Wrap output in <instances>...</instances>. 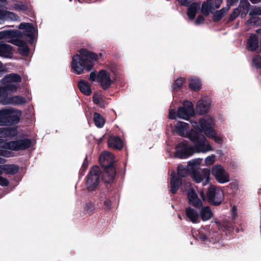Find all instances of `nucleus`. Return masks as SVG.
Listing matches in <instances>:
<instances>
[{
    "label": "nucleus",
    "instance_id": "f257e3e1",
    "mask_svg": "<svg viewBox=\"0 0 261 261\" xmlns=\"http://www.w3.org/2000/svg\"><path fill=\"white\" fill-rule=\"evenodd\" d=\"M191 124L194 127L190 132L189 124L187 123L179 121L175 126V131L182 137L188 138L194 144L196 152L205 153L213 150L210 144L207 141L205 137L200 134L201 128L199 122L198 125L195 121H191Z\"/></svg>",
    "mask_w": 261,
    "mask_h": 261
},
{
    "label": "nucleus",
    "instance_id": "f03ea898",
    "mask_svg": "<svg viewBox=\"0 0 261 261\" xmlns=\"http://www.w3.org/2000/svg\"><path fill=\"white\" fill-rule=\"evenodd\" d=\"M79 53L81 57L77 54L74 55L71 65L72 69L77 74H82L84 69L90 70L93 67L92 61L98 59V55L85 49H80Z\"/></svg>",
    "mask_w": 261,
    "mask_h": 261
},
{
    "label": "nucleus",
    "instance_id": "7ed1b4c3",
    "mask_svg": "<svg viewBox=\"0 0 261 261\" xmlns=\"http://www.w3.org/2000/svg\"><path fill=\"white\" fill-rule=\"evenodd\" d=\"M199 124L201 126V128H200V134L202 132L204 133L207 137L214 139L218 144L222 143V139L217 135V133L213 128L214 123L212 117H206L200 119Z\"/></svg>",
    "mask_w": 261,
    "mask_h": 261
},
{
    "label": "nucleus",
    "instance_id": "20e7f679",
    "mask_svg": "<svg viewBox=\"0 0 261 261\" xmlns=\"http://www.w3.org/2000/svg\"><path fill=\"white\" fill-rule=\"evenodd\" d=\"M21 81V77L17 73H10L6 75L1 81V86L5 92L15 93L19 87V83Z\"/></svg>",
    "mask_w": 261,
    "mask_h": 261
},
{
    "label": "nucleus",
    "instance_id": "39448f33",
    "mask_svg": "<svg viewBox=\"0 0 261 261\" xmlns=\"http://www.w3.org/2000/svg\"><path fill=\"white\" fill-rule=\"evenodd\" d=\"M32 145V141L29 139H24L4 143L5 149L12 150H24L29 148Z\"/></svg>",
    "mask_w": 261,
    "mask_h": 261
},
{
    "label": "nucleus",
    "instance_id": "423d86ee",
    "mask_svg": "<svg viewBox=\"0 0 261 261\" xmlns=\"http://www.w3.org/2000/svg\"><path fill=\"white\" fill-rule=\"evenodd\" d=\"M100 170L98 167H93L90 171L86 182L87 188L89 191L94 190L98 186L99 180Z\"/></svg>",
    "mask_w": 261,
    "mask_h": 261
},
{
    "label": "nucleus",
    "instance_id": "0eeeda50",
    "mask_svg": "<svg viewBox=\"0 0 261 261\" xmlns=\"http://www.w3.org/2000/svg\"><path fill=\"white\" fill-rule=\"evenodd\" d=\"M222 191L214 186H211L207 192V197L209 203L218 205L222 201Z\"/></svg>",
    "mask_w": 261,
    "mask_h": 261
},
{
    "label": "nucleus",
    "instance_id": "6e6552de",
    "mask_svg": "<svg viewBox=\"0 0 261 261\" xmlns=\"http://www.w3.org/2000/svg\"><path fill=\"white\" fill-rule=\"evenodd\" d=\"M212 174L219 183L224 184L229 181L228 174L220 165H216L212 167Z\"/></svg>",
    "mask_w": 261,
    "mask_h": 261
},
{
    "label": "nucleus",
    "instance_id": "1a4fd4ad",
    "mask_svg": "<svg viewBox=\"0 0 261 261\" xmlns=\"http://www.w3.org/2000/svg\"><path fill=\"white\" fill-rule=\"evenodd\" d=\"M194 152H197L195 146H190L186 142H183L177 146L176 156L180 159H184L189 157Z\"/></svg>",
    "mask_w": 261,
    "mask_h": 261
},
{
    "label": "nucleus",
    "instance_id": "9d476101",
    "mask_svg": "<svg viewBox=\"0 0 261 261\" xmlns=\"http://www.w3.org/2000/svg\"><path fill=\"white\" fill-rule=\"evenodd\" d=\"M194 113L193 105L189 101L184 103L183 106L179 108L177 111V117L179 118L188 120Z\"/></svg>",
    "mask_w": 261,
    "mask_h": 261
},
{
    "label": "nucleus",
    "instance_id": "9b49d317",
    "mask_svg": "<svg viewBox=\"0 0 261 261\" xmlns=\"http://www.w3.org/2000/svg\"><path fill=\"white\" fill-rule=\"evenodd\" d=\"M210 175V170L208 169H203L200 171L193 172L192 178L197 183L203 181V185L205 186L209 181Z\"/></svg>",
    "mask_w": 261,
    "mask_h": 261
},
{
    "label": "nucleus",
    "instance_id": "f8f14e48",
    "mask_svg": "<svg viewBox=\"0 0 261 261\" xmlns=\"http://www.w3.org/2000/svg\"><path fill=\"white\" fill-rule=\"evenodd\" d=\"M97 81L100 83L102 89L105 90L109 88L112 84L110 74L104 70L99 71L97 75Z\"/></svg>",
    "mask_w": 261,
    "mask_h": 261
},
{
    "label": "nucleus",
    "instance_id": "ddd939ff",
    "mask_svg": "<svg viewBox=\"0 0 261 261\" xmlns=\"http://www.w3.org/2000/svg\"><path fill=\"white\" fill-rule=\"evenodd\" d=\"M115 161L114 155L108 151L103 152L99 157V162L104 168L113 166V164Z\"/></svg>",
    "mask_w": 261,
    "mask_h": 261
},
{
    "label": "nucleus",
    "instance_id": "4468645a",
    "mask_svg": "<svg viewBox=\"0 0 261 261\" xmlns=\"http://www.w3.org/2000/svg\"><path fill=\"white\" fill-rule=\"evenodd\" d=\"M105 168V171L102 175V179L105 182H112L115 178L116 171L114 166H111Z\"/></svg>",
    "mask_w": 261,
    "mask_h": 261
},
{
    "label": "nucleus",
    "instance_id": "2eb2a0df",
    "mask_svg": "<svg viewBox=\"0 0 261 261\" xmlns=\"http://www.w3.org/2000/svg\"><path fill=\"white\" fill-rule=\"evenodd\" d=\"M188 199L189 203L193 206L199 208L202 206V203L198 198L197 195L192 189L188 192Z\"/></svg>",
    "mask_w": 261,
    "mask_h": 261
},
{
    "label": "nucleus",
    "instance_id": "dca6fc26",
    "mask_svg": "<svg viewBox=\"0 0 261 261\" xmlns=\"http://www.w3.org/2000/svg\"><path fill=\"white\" fill-rule=\"evenodd\" d=\"M5 104L12 105H20L26 103L25 98L20 96H13L6 98L4 102Z\"/></svg>",
    "mask_w": 261,
    "mask_h": 261
},
{
    "label": "nucleus",
    "instance_id": "f3484780",
    "mask_svg": "<svg viewBox=\"0 0 261 261\" xmlns=\"http://www.w3.org/2000/svg\"><path fill=\"white\" fill-rule=\"evenodd\" d=\"M258 46V38L255 34H252L247 40L246 47L249 51H255Z\"/></svg>",
    "mask_w": 261,
    "mask_h": 261
},
{
    "label": "nucleus",
    "instance_id": "a211bd4d",
    "mask_svg": "<svg viewBox=\"0 0 261 261\" xmlns=\"http://www.w3.org/2000/svg\"><path fill=\"white\" fill-rule=\"evenodd\" d=\"M19 34L18 31L5 30L0 32V40H5L11 42V39L16 37Z\"/></svg>",
    "mask_w": 261,
    "mask_h": 261
},
{
    "label": "nucleus",
    "instance_id": "6ab92c4d",
    "mask_svg": "<svg viewBox=\"0 0 261 261\" xmlns=\"http://www.w3.org/2000/svg\"><path fill=\"white\" fill-rule=\"evenodd\" d=\"M249 14L252 17L248 20H247L246 22V24L247 25H249L251 24H255L257 22V20L258 19L257 17H254L253 16L255 15H261V7H255L252 8L249 12Z\"/></svg>",
    "mask_w": 261,
    "mask_h": 261
},
{
    "label": "nucleus",
    "instance_id": "aec40b11",
    "mask_svg": "<svg viewBox=\"0 0 261 261\" xmlns=\"http://www.w3.org/2000/svg\"><path fill=\"white\" fill-rule=\"evenodd\" d=\"M186 215L187 218L193 223L199 222V215L198 212L195 209L188 207L186 209Z\"/></svg>",
    "mask_w": 261,
    "mask_h": 261
},
{
    "label": "nucleus",
    "instance_id": "412c9836",
    "mask_svg": "<svg viewBox=\"0 0 261 261\" xmlns=\"http://www.w3.org/2000/svg\"><path fill=\"white\" fill-rule=\"evenodd\" d=\"M13 56L12 48L11 45L7 44H0V56L11 58Z\"/></svg>",
    "mask_w": 261,
    "mask_h": 261
},
{
    "label": "nucleus",
    "instance_id": "4be33fe9",
    "mask_svg": "<svg viewBox=\"0 0 261 261\" xmlns=\"http://www.w3.org/2000/svg\"><path fill=\"white\" fill-rule=\"evenodd\" d=\"M175 173L172 172L171 174V178L170 181L171 192L172 193L174 194L178 189L179 187L181 184V180L180 178L175 176Z\"/></svg>",
    "mask_w": 261,
    "mask_h": 261
},
{
    "label": "nucleus",
    "instance_id": "5701e85b",
    "mask_svg": "<svg viewBox=\"0 0 261 261\" xmlns=\"http://www.w3.org/2000/svg\"><path fill=\"white\" fill-rule=\"evenodd\" d=\"M210 107V103L209 101L201 99L199 100L196 106V111L197 112L200 114H203L205 113H206Z\"/></svg>",
    "mask_w": 261,
    "mask_h": 261
},
{
    "label": "nucleus",
    "instance_id": "b1692460",
    "mask_svg": "<svg viewBox=\"0 0 261 261\" xmlns=\"http://www.w3.org/2000/svg\"><path fill=\"white\" fill-rule=\"evenodd\" d=\"M19 28L24 30L23 33L31 38L33 37L35 31V29L33 25L28 23H21L19 26Z\"/></svg>",
    "mask_w": 261,
    "mask_h": 261
},
{
    "label": "nucleus",
    "instance_id": "393cba45",
    "mask_svg": "<svg viewBox=\"0 0 261 261\" xmlns=\"http://www.w3.org/2000/svg\"><path fill=\"white\" fill-rule=\"evenodd\" d=\"M108 145L110 147L118 150L121 149L123 147V143L120 138L114 136L109 138Z\"/></svg>",
    "mask_w": 261,
    "mask_h": 261
},
{
    "label": "nucleus",
    "instance_id": "a878e982",
    "mask_svg": "<svg viewBox=\"0 0 261 261\" xmlns=\"http://www.w3.org/2000/svg\"><path fill=\"white\" fill-rule=\"evenodd\" d=\"M18 16L13 12L0 10V20H11L17 21Z\"/></svg>",
    "mask_w": 261,
    "mask_h": 261
},
{
    "label": "nucleus",
    "instance_id": "bb28decb",
    "mask_svg": "<svg viewBox=\"0 0 261 261\" xmlns=\"http://www.w3.org/2000/svg\"><path fill=\"white\" fill-rule=\"evenodd\" d=\"M10 111L9 114V122L11 123H17L20 119L21 113L18 110H15L13 109H8Z\"/></svg>",
    "mask_w": 261,
    "mask_h": 261
},
{
    "label": "nucleus",
    "instance_id": "cd10ccee",
    "mask_svg": "<svg viewBox=\"0 0 261 261\" xmlns=\"http://www.w3.org/2000/svg\"><path fill=\"white\" fill-rule=\"evenodd\" d=\"M78 87L83 94L90 95L92 93L90 84L86 81L82 80L79 82Z\"/></svg>",
    "mask_w": 261,
    "mask_h": 261
},
{
    "label": "nucleus",
    "instance_id": "c85d7f7f",
    "mask_svg": "<svg viewBox=\"0 0 261 261\" xmlns=\"http://www.w3.org/2000/svg\"><path fill=\"white\" fill-rule=\"evenodd\" d=\"M200 216L201 219L204 221H207L210 219L213 216V213L208 206L202 207L200 212Z\"/></svg>",
    "mask_w": 261,
    "mask_h": 261
},
{
    "label": "nucleus",
    "instance_id": "c756f323",
    "mask_svg": "<svg viewBox=\"0 0 261 261\" xmlns=\"http://www.w3.org/2000/svg\"><path fill=\"white\" fill-rule=\"evenodd\" d=\"M200 8V5L198 3L191 4L188 8L187 15L189 18L193 20L194 19L197 10Z\"/></svg>",
    "mask_w": 261,
    "mask_h": 261
},
{
    "label": "nucleus",
    "instance_id": "7c9ffc66",
    "mask_svg": "<svg viewBox=\"0 0 261 261\" xmlns=\"http://www.w3.org/2000/svg\"><path fill=\"white\" fill-rule=\"evenodd\" d=\"M230 7V6L227 4L225 8H223L219 11L215 12L214 14V20L215 21L220 20L227 13Z\"/></svg>",
    "mask_w": 261,
    "mask_h": 261
},
{
    "label": "nucleus",
    "instance_id": "2f4dec72",
    "mask_svg": "<svg viewBox=\"0 0 261 261\" xmlns=\"http://www.w3.org/2000/svg\"><path fill=\"white\" fill-rule=\"evenodd\" d=\"M9 113L8 109H4L0 111V125H5L9 123Z\"/></svg>",
    "mask_w": 261,
    "mask_h": 261
},
{
    "label": "nucleus",
    "instance_id": "473e14b6",
    "mask_svg": "<svg viewBox=\"0 0 261 261\" xmlns=\"http://www.w3.org/2000/svg\"><path fill=\"white\" fill-rule=\"evenodd\" d=\"M2 170L7 174H13L18 171L19 167L15 165H6L3 166Z\"/></svg>",
    "mask_w": 261,
    "mask_h": 261
},
{
    "label": "nucleus",
    "instance_id": "72a5a7b5",
    "mask_svg": "<svg viewBox=\"0 0 261 261\" xmlns=\"http://www.w3.org/2000/svg\"><path fill=\"white\" fill-rule=\"evenodd\" d=\"M202 159L198 158L189 161L187 166L188 170L190 172H195V170L198 168L199 166L201 164Z\"/></svg>",
    "mask_w": 261,
    "mask_h": 261
},
{
    "label": "nucleus",
    "instance_id": "f704fd0d",
    "mask_svg": "<svg viewBox=\"0 0 261 261\" xmlns=\"http://www.w3.org/2000/svg\"><path fill=\"white\" fill-rule=\"evenodd\" d=\"M189 86L193 90H199L201 87L200 82L198 79L192 77L190 79Z\"/></svg>",
    "mask_w": 261,
    "mask_h": 261
},
{
    "label": "nucleus",
    "instance_id": "c9c22d12",
    "mask_svg": "<svg viewBox=\"0 0 261 261\" xmlns=\"http://www.w3.org/2000/svg\"><path fill=\"white\" fill-rule=\"evenodd\" d=\"M210 4L211 0H209L206 2H204L202 4L201 12L205 16L209 15L210 11L212 9Z\"/></svg>",
    "mask_w": 261,
    "mask_h": 261
},
{
    "label": "nucleus",
    "instance_id": "e433bc0d",
    "mask_svg": "<svg viewBox=\"0 0 261 261\" xmlns=\"http://www.w3.org/2000/svg\"><path fill=\"white\" fill-rule=\"evenodd\" d=\"M93 119L95 124L97 127L101 128L103 126L105 123V120L102 116H101L100 114L97 113H95L94 114Z\"/></svg>",
    "mask_w": 261,
    "mask_h": 261
},
{
    "label": "nucleus",
    "instance_id": "4c0bfd02",
    "mask_svg": "<svg viewBox=\"0 0 261 261\" xmlns=\"http://www.w3.org/2000/svg\"><path fill=\"white\" fill-rule=\"evenodd\" d=\"M178 174L180 177H185L190 172L188 168H185L182 165H179L177 167Z\"/></svg>",
    "mask_w": 261,
    "mask_h": 261
},
{
    "label": "nucleus",
    "instance_id": "58836bf2",
    "mask_svg": "<svg viewBox=\"0 0 261 261\" xmlns=\"http://www.w3.org/2000/svg\"><path fill=\"white\" fill-rule=\"evenodd\" d=\"M94 103L100 106V107H105L102 98L100 94H94L93 97Z\"/></svg>",
    "mask_w": 261,
    "mask_h": 261
},
{
    "label": "nucleus",
    "instance_id": "ea45409f",
    "mask_svg": "<svg viewBox=\"0 0 261 261\" xmlns=\"http://www.w3.org/2000/svg\"><path fill=\"white\" fill-rule=\"evenodd\" d=\"M12 43L18 46L22 47L25 53H27L28 51V48L25 45V43L24 42H23L21 40L17 39V40H13Z\"/></svg>",
    "mask_w": 261,
    "mask_h": 261
},
{
    "label": "nucleus",
    "instance_id": "a19ab883",
    "mask_svg": "<svg viewBox=\"0 0 261 261\" xmlns=\"http://www.w3.org/2000/svg\"><path fill=\"white\" fill-rule=\"evenodd\" d=\"M253 63L256 68H259L261 66V57L259 55L254 56L253 58Z\"/></svg>",
    "mask_w": 261,
    "mask_h": 261
},
{
    "label": "nucleus",
    "instance_id": "79ce46f5",
    "mask_svg": "<svg viewBox=\"0 0 261 261\" xmlns=\"http://www.w3.org/2000/svg\"><path fill=\"white\" fill-rule=\"evenodd\" d=\"M184 79L182 78H180L177 79L174 84L173 85V89L174 90H177L178 88H180V87L182 85L183 82H184Z\"/></svg>",
    "mask_w": 261,
    "mask_h": 261
},
{
    "label": "nucleus",
    "instance_id": "37998d69",
    "mask_svg": "<svg viewBox=\"0 0 261 261\" xmlns=\"http://www.w3.org/2000/svg\"><path fill=\"white\" fill-rule=\"evenodd\" d=\"M215 159V155L214 154H212L210 156H208L205 159V162L206 165H212L214 163Z\"/></svg>",
    "mask_w": 261,
    "mask_h": 261
},
{
    "label": "nucleus",
    "instance_id": "c03bdc74",
    "mask_svg": "<svg viewBox=\"0 0 261 261\" xmlns=\"http://www.w3.org/2000/svg\"><path fill=\"white\" fill-rule=\"evenodd\" d=\"M240 14V10L238 8H236L233 10L232 13L230 15L229 20L232 21L234 20Z\"/></svg>",
    "mask_w": 261,
    "mask_h": 261
},
{
    "label": "nucleus",
    "instance_id": "a18cd8bd",
    "mask_svg": "<svg viewBox=\"0 0 261 261\" xmlns=\"http://www.w3.org/2000/svg\"><path fill=\"white\" fill-rule=\"evenodd\" d=\"M222 3V0H214L211 4L212 9L214 10L220 7Z\"/></svg>",
    "mask_w": 261,
    "mask_h": 261
},
{
    "label": "nucleus",
    "instance_id": "49530a36",
    "mask_svg": "<svg viewBox=\"0 0 261 261\" xmlns=\"http://www.w3.org/2000/svg\"><path fill=\"white\" fill-rule=\"evenodd\" d=\"M85 210L86 211H87V212L89 214V215H91L93 211H94V207H93V205L91 203H89V204H87L85 206Z\"/></svg>",
    "mask_w": 261,
    "mask_h": 261
},
{
    "label": "nucleus",
    "instance_id": "de8ad7c7",
    "mask_svg": "<svg viewBox=\"0 0 261 261\" xmlns=\"http://www.w3.org/2000/svg\"><path fill=\"white\" fill-rule=\"evenodd\" d=\"M8 93L4 91V90L0 87V102L2 101L4 98H7Z\"/></svg>",
    "mask_w": 261,
    "mask_h": 261
},
{
    "label": "nucleus",
    "instance_id": "09e8293b",
    "mask_svg": "<svg viewBox=\"0 0 261 261\" xmlns=\"http://www.w3.org/2000/svg\"><path fill=\"white\" fill-rule=\"evenodd\" d=\"M241 5L243 8L248 10L250 6L249 3L247 0H241Z\"/></svg>",
    "mask_w": 261,
    "mask_h": 261
},
{
    "label": "nucleus",
    "instance_id": "8fccbe9b",
    "mask_svg": "<svg viewBox=\"0 0 261 261\" xmlns=\"http://www.w3.org/2000/svg\"><path fill=\"white\" fill-rule=\"evenodd\" d=\"M9 185L8 180L2 176H0V185L2 186H7Z\"/></svg>",
    "mask_w": 261,
    "mask_h": 261
},
{
    "label": "nucleus",
    "instance_id": "3c124183",
    "mask_svg": "<svg viewBox=\"0 0 261 261\" xmlns=\"http://www.w3.org/2000/svg\"><path fill=\"white\" fill-rule=\"evenodd\" d=\"M8 152L3 149H0V156H8ZM4 162V160L1 158H0V163H3Z\"/></svg>",
    "mask_w": 261,
    "mask_h": 261
},
{
    "label": "nucleus",
    "instance_id": "603ef678",
    "mask_svg": "<svg viewBox=\"0 0 261 261\" xmlns=\"http://www.w3.org/2000/svg\"><path fill=\"white\" fill-rule=\"evenodd\" d=\"M169 118L171 119H175L176 117L177 116V113L175 110L172 109L169 111Z\"/></svg>",
    "mask_w": 261,
    "mask_h": 261
},
{
    "label": "nucleus",
    "instance_id": "864d4df0",
    "mask_svg": "<svg viewBox=\"0 0 261 261\" xmlns=\"http://www.w3.org/2000/svg\"><path fill=\"white\" fill-rule=\"evenodd\" d=\"M204 21V18L202 15H199L195 21L196 24H199L203 23Z\"/></svg>",
    "mask_w": 261,
    "mask_h": 261
},
{
    "label": "nucleus",
    "instance_id": "5fc2aeb1",
    "mask_svg": "<svg viewBox=\"0 0 261 261\" xmlns=\"http://www.w3.org/2000/svg\"><path fill=\"white\" fill-rule=\"evenodd\" d=\"M14 8L17 10H24L25 9V7L24 5L19 4L15 5Z\"/></svg>",
    "mask_w": 261,
    "mask_h": 261
},
{
    "label": "nucleus",
    "instance_id": "6e6d98bb",
    "mask_svg": "<svg viewBox=\"0 0 261 261\" xmlns=\"http://www.w3.org/2000/svg\"><path fill=\"white\" fill-rule=\"evenodd\" d=\"M96 77L97 78V76L95 72H92L90 74L89 79L92 82L95 81Z\"/></svg>",
    "mask_w": 261,
    "mask_h": 261
},
{
    "label": "nucleus",
    "instance_id": "4d7b16f0",
    "mask_svg": "<svg viewBox=\"0 0 261 261\" xmlns=\"http://www.w3.org/2000/svg\"><path fill=\"white\" fill-rule=\"evenodd\" d=\"M6 135V130L4 128H0V138L5 137Z\"/></svg>",
    "mask_w": 261,
    "mask_h": 261
},
{
    "label": "nucleus",
    "instance_id": "13d9d810",
    "mask_svg": "<svg viewBox=\"0 0 261 261\" xmlns=\"http://www.w3.org/2000/svg\"><path fill=\"white\" fill-rule=\"evenodd\" d=\"M179 3L181 5L187 6L190 3V0H179Z\"/></svg>",
    "mask_w": 261,
    "mask_h": 261
},
{
    "label": "nucleus",
    "instance_id": "bf43d9fd",
    "mask_svg": "<svg viewBox=\"0 0 261 261\" xmlns=\"http://www.w3.org/2000/svg\"><path fill=\"white\" fill-rule=\"evenodd\" d=\"M7 143V142H5L3 139H0V145H1V148L5 149L3 147V146L4 145V143Z\"/></svg>",
    "mask_w": 261,
    "mask_h": 261
},
{
    "label": "nucleus",
    "instance_id": "052dcab7",
    "mask_svg": "<svg viewBox=\"0 0 261 261\" xmlns=\"http://www.w3.org/2000/svg\"><path fill=\"white\" fill-rule=\"evenodd\" d=\"M200 196L201 197V198H202V199L203 200H205V197L204 196V191H202L200 192Z\"/></svg>",
    "mask_w": 261,
    "mask_h": 261
},
{
    "label": "nucleus",
    "instance_id": "680f3d73",
    "mask_svg": "<svg viewBox=\"0 0 261 261\" xmlns=\"http://www.w3.org/2000/svg\"><path fill=\"white\" fill-rule=\"evenodd\" d=\"M238 0H228V5H229L230 6H231V5H232L234 3H235L236 2H237Z\"/></svg>",
    "mask_w": 261,
    "mask_h": 261
},
{
    "label": "nucleus",
    "instance_id": "e2e57ef3",
    "mask_svg": "<svg viewBox=\"0 0 261 261\" xmlns=\"http://www.w3.org/2000/svg\"><path fill=\"white\" fill-rule=\"evenodd\" d=\"M253 4H257L260 2L261 0H249Z\"/></svg>",
    "mask_w": 261,
    "mask_h": 261
},
{
    "label": "nucleus",
    "instance_id": "0e129e2a",
    "mask_svg": "<svg viewBox=\"0 0 261 261\" xmlns=\"http://www.w3.org/2000/svg\"><path fill=\"white\" fill-rule=\"evenodd\" d=\"M256 33L257 34L261 35V29H258L256 30Z\"/></svg>",
    "mask_w": 261,
    "mask_h": 261
},
{
    "label": "nucleus",
    "instance_id": "69168bd1",
    "mask_svg": "<svg viewBox=\"0 0 261 261\" xmlns=\"http://www.w3.org/2000/svg\"><path fill=\"white\" fill-rule=\"evenodd\" d=\"M3 69V64L0 61V71H2Z\"/></svg>",
    "mask_w": 261,
    "mask_h": 261
},
{
    "label": "nucleus",
    "instance_id": "338daca9",
    "mask_svg": "<svg viewBox=\"0 0 261 261\" xmlns=\"http://www.w3.org/2000/svg\"><path fill=\"white\" fill-rule=\"evenodd\" d=\"M260 51L261 52V40H260Z\"/></svg>",
    "mask_w": 261,
    "mask_h": 261
},
{
    "label": "nucleus",
    "instance_id": "774afa93",
    "mask_svg": "<svg viewBox=\"0 0 261 261\" xmlns=\"http://www.w3.org/2000/svg\"><path fill=\"white\" fill-rule=\"evenodd\" d=\"M99 55L100 57L101 56V54H99Z\"/></svg>",
    "mask_w": 261,
    "mask_h": 261
}]
</instances>
